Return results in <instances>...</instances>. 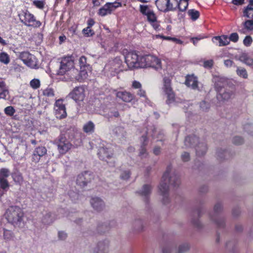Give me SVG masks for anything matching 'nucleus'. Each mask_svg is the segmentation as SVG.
<instances>
[{"mask_svg": "<svg viewBox=\"0 0 253 253\" xmlns=\"http://www.w3.org/2000/svg\"><path fill=\"white\" fill-rule=\"evenodd\" d=\"M189 249V246L187 244L182 245L179 247L178 253H183Z\"/></svg>", "mask_w": 253, "mask_h": 253, "instance_id": "obj_55", "label": "nucleus"}, {"mask_svg": "<svg viewBox=\"0 0 253 253\" xmlns=\"http://www.w3.org/2000/svg\"><path fill=\"white\" fill-rule=\"evenodd\" d=\"M249 2L248 5L244 8L243 11V16L253 19V1L249 0Z\"/></svg>", "mask_w": 253, "mask_h": 253, "instance_id": "obj_20", "label": "nucleus"}, {"mask_svg": "<svg viewBox=\"0 0 253 253\" xmlns=\"http://www.w3.org/2000/svg\"><path fill=\"white\" fill-rule=\"evenodd\" d=\"M139 155L141 157H145L148 155V153H147L146 149L145 148V144H144V142L143 143V145L141 147Z\"/></svg>", "mask_w": 253, "mask_h": 253, "instance_id": "obj_50", "label": "nucleus"}, {"mask_svg": "<svg viewBox=\"0 0 253 253\" xmlns=\"http://www.w3.org/2000/svg\"><path fill=\"white\" fill-rule=\"evenodd\" d=\"M130 175V172L129 170H126L122 172L121 175V178L124 180L128 179Z\"/></svg>", "mask_w": 253, "mask_h": 253, "instance_id": "obj_56", "label": "nucleus"}, {"mask_svg": "<svg viewBox=\"0 0 253 253\" xmlns=\"http://www.w3.org/2000/svg\"><path fill=\"white\" fill-rule=\"evenodd\" d=\"M199 138L196 137L195 135L192 136H187L184 141L185 145L186 147H192L194 145V144L198 142Z\"/></svg>", "mask_w": 253, "mask_h": 253, "instance_id": "obj_26", "label": "nucleus"}, {"mask_svg": "<svg viewBox=\"0 0 253 253\" xmlns=\"http://www.w3.org/2000/svg\"><path fill=\"white\" fill-rule=\"evenodd\" d=\"M169 3V0H156L155 4L159 11L167 12V6Z\"/></svg>", "mask_w": 253, "mask_h": 253, "instance_id": "obj_22", "label": "nucleus"}, {"mask_svg": "<svg viewBox=\"0 0 253 253\" xmlns=\"http://www.w3.org/2000/svg\"><path fill=\"white\" fill-rule=\"evenodd\" d=\"M150 24L155 30H159V27L160 26V25L159 24V22L157 21V20H156V21L154 22L153 23H150Z\"/></svg>", "mask_w": 253, "mask_h": 253, "instance_id": "obj_62", "label": "nucleus"}, {"mask_svg": "<svg viewBox=\"0 0 253 253\" xmlns=\"http://www.w3.org/2000/svg\"><path fill=\"white\" fill-rule=\"evenodd\" d=\"M83 33L86 37H90L94 35V32L89 27H86L83 30Z\"/></svg>", "mask_w": 253, "mask_h": 253, "instance_id": "obj_46", "label": "nucleus"}, {"mask_svg": "<svg viewBox=\"0 0 253 253\" xmlns=\"http://www.w3.org/2000/svg\"><path fill=\"white\" fill-rule=\"evenodd\" d=\"M222 209V206L220 204L217 203L214 207V211L216 213L219 212Z\"/></svg>", "mask_w": 253, "mask_h": 253, "instance_id": "obj_64", "label": "nucleus"}, {"mask_svg": "<svg viewBox=\"0 0 253 253\" xmlns=\"http://www.w3.org/2000/svg\"><path fill=\"white\" fill-rule=\"evenodd\" d=\"M90 204L93 208L98 211H101L104 207L103 201L98 197L92 198Z\"/></svg>", "mask_w": 253, "mask_h": 253, "instance_id": "obj_19", "label": "nucleus"}, {"mask_svg": "<svg viewBox=\"0 0 253 253\" xmlns=\"http://www.w3.org/2000/svg\"><path fill=\"white\" fill-rule=\"evenodd\" d=\"M240 59L249 66L253 65V59L249 57L247 54H242L240 57Z\"/></svg>", "mask_w": 253, "mask_h": 253, "instance_id": "obj_31", "label": "nucleus"}, {"mask_svg": "<svg viewBox=\"0 0 253 253\" xmlns=\"http://www.w3.org/2000/svg\"><path fill=\"white\" fill-rule=\"evenodd\" d=\"M112 12V9L108 2H107L98 10L97 14L99 16L104 17L108 14H111Z\"/></svg>", "mask_w": 253, "mask_h": 253, "instance_id": "obj_24", "label": "nucleus"}, {"mask_svg": "<svg viewBox=\"0 0 253 253\" xmlns=\"http://www.w3.org/2000/svg\"><path fill=\"white\" fill-rule=\"evenodd\" d=\"M75 132L73 130L62 131L54 140V144L57 146L58 152L61 155L66 154L72 148L71 141L75 137Z\"/></svg>", "mask_w": 253, "mask_h": 253, "instance_id": "obj_2", "label": "nucleus"}, {"mask_svg": "<svg viewBox=\"0 0 253 253\" xmlns=\"http://www.w3.org/2000/svg\"><path fill=\"white\" fill-rule=\"evenodd\" d=\"M83 130L86 133H92L95 130V125L92 121H88L84 125Z\"/></svg>", "mask_w": 253, "mask_h": 253, "instance_id": "obj_27", "label": "nucleus"}, {"mask_svg": "<svg viewBox=\"0 0 253 253\" xmlns=\"http://www.w3.org/2000/svg\"><path fill=\"white\" fill-rule=\"evenodd\" d=\"M167 6V12L168 11H174L177 9V5L175 7H174L173 4L170 2V0H169V3Z\"/></svg>", "mask_w": 253, "mask_h": 253, "instance_id": "obj_60", "label": "nucleus"}, {"mask_svg": "<svg viewBox=\"0 0 253 253\" xmlns=\"http://www.w3.org/2000/svg\"><path fill=\"white\" fill-rule=\"evenodd\" d=\"M231 94L228 92H218V95L224 100H226L231 98Z\"/></svg>", "mask_w": 253, "mask_h": 253, "instance_id": "obj_47", "label": "nucleus"}, {"mask_svg": "<svg viewBox=\"0 0 253 253\" xmlns=\"http://www.w3.org/2000/svg\"><path fill=\"white\" fill-rule=\"evenodd\" d=\"M74 67V61L72 55L63 57L61 58L59 69L57 72V75H64Z\"/></svg>", "mask_w": 253, "mask_h": 253, "instance_id": "obj_8", "label": "nucleus"}, {"mask_svg": "<svg viewBox=\"0 0 253 253\" xmlns=\"http://www.w3.org/2000/svg\"><path fill=\"white\" fill-rule=\"evenodd\" d=\"M79 63L82 69L83 67L86 66L87 64V58L84 56H82L79 59Z\"/></svg>", "mask_w": 253, "mask_h": 253, "instance_id": "obj_52", "label": "nucleus"}, {"mask_svg": "<svg viewBox=\"0 0 253 253\" xmlns=\"http://www.w3.org/2000/svg\"><path fill=\"white\" fill-rule=\"evenodd\" d=\"M110 69L112 71L118 73L123 70V61L119 57L115 58L110 62Z\"/></svg>", "mask_w": 253, "mask_h": 253, "instance_id": "obj_15", "label": "nucleus"}, {"mask_svg": "<svg viewBox=\"0 0 253 253\" xmlns=\"http://www.w3.org/2000/svg\"><path fill=\"white\" fill-rule=\"evenodd\" d=\"M148 21L150 23H153L154 22L156 21L157 20V17L156 15L153 11V10L150 11L146 15Z\"/></svg>", "mask_w": 253, "mask_h": 253, "instance_id": "obj_37", "label": "nucleus"}, {"mask_svg": "<svg viewBox=\"0 0 253 253\" xmlns=\"http://www.w3.org/2000/svg\"><path fill=\"white\" fill-rule=\"evenodd\" d=\"M245 0H232V3L235 5H242L245 3Z\"/></svg>", "mask_w": 253, "mask_h": 253, "instance_id": "obj_63", "label": "nucleus"}, {"mask_svg": "<svg viewBox=\"0 0 253 253\" xmlns=\"http://www.w3.org/2000/svg\"><path fill=\"white\" fill-rule=\"evenodd\" d=\"M232 142L233 144L238 145L242 144L244 142V140L241 137L236 136L233 138Z\"/></svg>", "mask_w": 253, "mask_h": 253, "instance_id": "obj_54", "label": "nucleus"}, {"mask_svg": "<svg viewBox=\"0 0 253 253\" xmlns=\"http://www.w3.org/2000/svg\"><path fill=\"white\" fill-rule=\"evenodd\" d=\"M4 113L8 116H12L15 113V110L13 106H9L5 108Z\"/></svg>", "mask_w": 253, "mask_h": 253, "instance_id": "obj_43", "label": "nucleus"}, {"mask_svg": "<svg viewBox=\"0 0 253 253\" xmlns=\"http://www.w3.org/2000/svg\"><path fill=\"white\" fill-rule=\"evenodd\" d=\"M84 91L83 86H77L69 94V96L76 102L83 101L85 97Z\"/></svg>", "mask_w": 253, "mask_h": 253, "instance_id": "obj_11", "label": "nucleus"}, {"mask_svg": "<svg viewBox=\"0 0 253 253\" xmlns=\"http://www.w3.org/2000/svg\"><path fill=\"white\" fill-rule=\"evenodd\" d=\"M8 91L6 88V84L3 79L0 77V99H5Z\"/></svg>", "mask_w": 253, "mask_h": 253, "instance_id": "obj_25", "label": "nucleus"}, {"mask_svg": "<svg viewBox=\"0 0 253 253\" xmlns=\"http://www.w3.org/2000/svg\"><path fill=\"white\" fill-rule=\"evenodd\" d=\"M5 216L8 222L14 226H19L23 222L24 212L20 207L13 206L6 210Z\"/></svg>", "mask_w": 253, "mask_h": 253, "instance_id": "obj_3", "label": "nucleus"}, {"mask_svg": "<svg viewBox=\"0 0 253 253\" xmlns=\"http://www.w3.org/2000/svg\"><path fill=\"white\" fill-rule=\"evenodd\" d=\"M63 109H66L65 105L63 104V100L62 99L57 100L54 104V110L63 111Z\"/></svg>", "mask_w": 253, "mask_h": 253, "instance_id": "obj_33", "label": "nucleus"}, {"mask_svg": "<svg viewBox=\"0 0 253 253\" xmlns=\"http://www.w3.org/2000/svg\"><path fill=\"white\" fill-rule=\"evenodd\" d=\"M172 77H165L163 79L162 90L167 95L166 102L169 104L175 101V94L171 86Z\"/></svg>", "mask_w": 253, "mask_h": 253, "instance_id": "obj_6", "label": "nucleus"}, {"mask_svg": "<svg viewBox=\"0 0 253 253\" xmlns=\"http://www.w3.org/2000/svg\"><path fill=\"white\" fill-rule=\"evenodd\" d=\"M172 167L169 165L167 167L166 171L163 175L161 182L159 187L161 195L163 196V203L166 204L169 202V185L170 184L173 187H178L180 183L179 177L174 175L169 176Z\"/></svg>", "mask_w": 253, "mask_h": 253, "instance_id": "obj_1", "label": "nucleus"}, {"mask_svg": "<svg viewBox=\"0 0 253 253\" xmlns=\"http://www.w3.org/2000/svg\"><path fill=\"white\" fill-rule=\"evenodd\" d=\"M139 11L144 15H147L150 11H152L149 9L148 5H140Z\"/></svg>", "mask_w": 253, "mask_h": 253, "instance_id": "obj_41", "label": "nucleus"}, {"mask_svg": "<svg viewBox=\"0 0 253 253\" xmlns=\"http://www.w3.org/2000/svg\"><path fill=\"white\" fill-rule=\"evenodd\" d=\"M45 4L44 0H35L33 1V5L40 9L44 8Z\"/></svg>", "mask_w": 253, "mask_h": 253, "instance_id": "obj_42", "label": "nucleus"}, {"mask_svg": "<svg viewBox=\"0 0 253 253\" xmlns=\"http://www.w3.org/2000/svg\"><path fill=\"white\" fill-rule=\"evenodd\" d=\"M188 16L193 21H196L200 17V12L199 11L195 9H191L188 10L187 12Z\"/></svg>", "mask_w": 253, "mask_h": 253, "instance_id": "obj_30", "label": "nucleus"}, {"mask_svg": "<svg viewBox=\"0 0 253 253\" xmlns=\"http://www.w3.org/2000/svg\"><path fill=\"white\" fill-rule=\"evenodd\" d=\"M20 58L28 66L32 68H38V61L34 55L27 51L22 52L19 55Z\"/></svg>", "mask_w": 253, "mask_h": 253, "instance_id": "obj_9", "label": "nucleus"}, {"mask_svg": "<svg viewBox=\"0 0 253 253\" xmlns=\"http://www.w3.org/2000/svg\"><path fill=\"white\" fill-rule=\"evenodd\" d=\"M69 196L71 199L72 201H75L76 199H78L79 195L78 193L74 192H70L69 193Z\"/></svg>", "mask_w": 253, "mask_h": 253, "instance_id": "obj_61", "label": "nucleus"}, {"mask_svg": "<svg viewBox=\"0 0 253 253\" xmlns=\"http://www.w3.org/2000/svg\"><path fill=\"white\" fill-rule=\"evenodd\" d=\"M177 3V9L179 12H185L189 5V2L184 0H174Z\"/></svg>", "mask_w": 253, "mask_h": 253, "instance_id": "obj_28", "label": "nucleus"}, {"mask_svg": "<svg viewBox=\"0 0 253 253\" xmlns=\"http://www.w3.org/2000/svg\"><path fill=\"white\" fill-rule=\"evenodd\" d=\"M30 85L32 88L37 89L40 87V81L39 79H34L30 81Z\"/></svg>", "mask_w": 253, "mask_h": 253, "instance_id": "obj_38", "label": "nucleus"}, {"mask_svg": "<svg viewBox=\"0 0 253 253\" xmlns=\"http://www.w3.org/2000/svg\"><path fill=\"white\" fill-rule=\"evenodd\" d=\"M97 154L101 160L108 163V160L111 159L114 156V150L111 148L102 147L98 149Z\"/></svg>", "mask_w": 253, "mask_h": 253, "instance_id": "obj_13", "label": "nucleus"}, {"mask_svg": "<svg viewBox=\"0 0 253 253\" xmlns=\"http://www.w3.org/2000/svg\"><path fill=\"white\" fill-rule=\"evenodd\" d=\"M55 115L56 117L59 119H64L67 116L66 109H63V111L55 110Z\"/></svg>", "mask_w": 253, "mask_h": 253, "instance_id": "obj_40", "label": "nucleus"}, {"mask_svg": "<svg viewBox=\"0 0 253 253\" xmlns=\"http://www.w3.org/2000/svg\"><path fill=\"white\" fill-rule=\"evenodd\" d=\"M207 144L204 143H199L195 146L197 156L200 157L204 155L207 151Z\"/></svg>", "mask_w": 253, "mask_h": 253, "instance_id": "obj_23", "label": "nucleus"}, {"mask_svg": "<svg viewBox=\"0 0 253 253\" xmlns=\"http://www.w3.org/2000/svg\"><path fill=\"white\" fill-rule=\"evenodd\" d=\"M152 187L148 184L144 185L141 191L138 192L140 195L145 197V201L146 203L149 202V197L151 194Z\"/></svg>", "mask_w": 253, "mask_h": 253, "instance_id": "obj_21", "label": "nucleus"}, {"mask_svg": "<svg viewBox=\"0 0 253 253\" xmlns=\"http://www.w3.org/2000/svg\"><path fill=\"white\" fill-rule=\"evenodd\" d=\"M112 11H114L116 9L122 7V4L121 2L115 1L114 2H108Z\"/></svg>", "mask_w": 253, "mask_h": 253, "instance_id": "obj_45", "label": "nucleus"}, {"mask_svg": "<svg viewBox=\"0 0 253 253\" xmlns=\"http://www.w3.org/2000/svg\"><path fill=\"white\" fill-rule=\"evenodd\" d=\"M4 239L7 240H10L12 237V233L11 231L4 229L3 230Z\"/></svg>", "mask_w": 253, "mask_h": 253, "instance_id": "obj_48", "label": "nucleus"}, {"mask_svg": "<svg viewBox=\"0 0 253 253\" xmlns=\"http://www.w3.org/2000/svg\"><path fill=\"white\" fill-rule=\"evenodd\" d=\"M225 84L224 81L222 79H217L215 81L214 85L215 88L217 92H220L221 91L222 88L224 87Z\"/></svg>", "mask_w": 253, "mask_h": 253, "instance_id": "obj_32", "label": "nucleus"}, {"mask_svg": "<svg viewBox=\"0 0 253 253\" xmlns=\"http://www.w3.org/2000/svg\"><path fill=\"white\" fill-rule=\"evenodd\" d=\"M243 25L245 29L249 30H253V19L246 20L243 23Z\"/></svg>", "mask_w": 253, "mask_h": 253, "instance_id": "obj_44", "label": "nucleus"}, {"mask_svg": "<svg viewBox=\"0 0 253 253\" xmlns=\"http://www.w3.org/2000/svg\"><path fill=\"white\" fill-rule=\"evenodd\" d=\"M253 40L250 36H247L243 40V43L246 46H249L251 45Z\"/></svg>", "mask_w": 253, "mask_h": 253, "instance_id": "obj_51", "label": "nucleus"}, {"mask_svg": "<svg viewBox=\"0 0 253 253\" xmlns=\"http://www.w3.org/2000/svg\"><path fill=\"white\" fill-rule=\"evenodd\" d=\"M44 96L48 97H51L54 96V91L52 88L47 87L42 91Z\"/></svg>", "mask_w": 253, "mask_h": 253, "instance_id": "obj_39", "label": "nucleus"}, {"mask_svg": "<svg viewBox=\"0 0 253 253\" xmlns=\"http://www.w3.org/2000/svg\"><path fill=\"white\" fill-rule=\"evenodd\" d=\"M237 75L244 79L248 78V73L245 69L244 68H238L237 69Z\"/></svg>", "mask_w": 253, "mask_h": 253, "instance_id": "obj_35", "label": "nucleus"}, {"mask_svg": "<svg viewBox=\"0 0 253 253\" xmlns=\"http://www.w3.org/2000/svg\"><path fill=\"white\" fill-rule=\"evenodd\" d=\"M137 95L140 97L147 98L146 92L145 90L141 88L139 89L137 92Z\"/></svg>", "mask_w": 253, "mask_h": 253, "instance_id": "obj_57", "label": "nucleus"}, {"mask_svg": "<svg viewBox=\"0 0 253 253\" xmlns=\"http://www.w3.org/2000/svg\"><path fill=\"white\" fill-rule=\"evenodd\" d=\"M116 97L125 102H131L134 97L133 94L126 91L117 92Z\"/></svg>", "mask_w": 253, "mask_h": 253, "instance_id": "obj_17", "label": "nucleus"}, {"mask_svg": "<svg viewBox=\"0 0 253 253\" xmlns=\"http://www.w3.org/2000/svg\"><path fill=\"white\" fill-rule=\"evenodd\" d=\"M212 42L219 46H224L229 44L228 37L227 35H222L213 37L212 39Z\"/></svg>", "mask_w": 253, "mask_h": 253, "instance_id": "obj_16", "label": "nucleus"}, {"mask_svg": "<svg viewBox=\"0 0 253 253\" xmlns=\"http://www.w3.org/2000/svg\"><path fill=\"white\" fill-rule=\"evenodd\" d=\"M0 61L4 64H7L10 62L9 56L5 52H1L0 54Z\"/></svg>", "mask_w": 253, "mask_h": 253, "instance_id": "obj_34", "label": "nucleus"}, {"mask_svg": "<svg viewBox=\"0 0 253 253\" xmlns=\"http://www.w3.org/2000/svg\"><path fill=\"white\" fill-rule=\"evenodd\" d=\"M18 16L20 21L27 27L38 28L42 26V23L27 9L20 11Z\"/></svg>", "mask_w": 253, "mask_h": 253, "instance_id": "obj_4", "label": "nucleus"}, {"mask_svg": "<svg viewBox=\"0 0 253 253\" xmlns=\"http://www.w3.org/2000/svg\"><path fill=\"white\" fill-rule=\"evenodd\" d=\"M47 149L44 146H38L36 147L32 155V160L36 163H38L41 157L46 154Z\"/></svg>", "mask_w": 253, "mask_h": 253, "instance_id": "obj_14", "label": "nucleus"}, {"mask_svg": "<svg viewBox=\"0 0 253 253\" xmlns=\"http://www.w3.org/2000/svg\"><path fill=\"white\" fill-rule=\"evenodd\" d=\"M213 60L212 59L206 60L203 63V66L205 68L211 69L213 67Z\"/></svg>", "mask_w": 253, "mask_h": 253, "instance_id": "obj_53", "label": "nucleus"}, {"mask_svg": "<svg viewBox=\"0 0 253 253\" xmlns=\"http://www.w3.org/2000/svg\"><path fill=\"white\" fill-rule=\"evenodd\" d=\"M185 84L187 86H191L193 89H196L198 87V79L193 75L186 76Z\"/></svg>", "mask_w": 253, "mask_h": 253, "instance_id": "obj_18", "label": "nucleus"}, {"mask_svg": "<svg viewBox=\"0 0 253 253\" xmlns=\"http://www.w3.org/2000/svg\"><path fill=\"white\" fill-rule=\"evenodd\" d=\"M125 61L129 69L141 68V56L136 51H129L125 56Z\"/></svg>", "mask_w": 253, "mask_h": 253, "instance_id": "obj_7", "label": "nucleus"}, {"mask_svg": "<svg viewBox=\"0 0 253 253\" xmlns=\"http://www.w3.org/2000/svg\"><path fill=\"white\" fill-rule=\"evenodd\" d=\"M151 67L156 70L162 68V62L158 57L151 55L141 56V68Z\"/></svg>", "mask_w": 253, "mask_h": 253, "instance_id": "obj_5", "label": "nucleus"}, {"mask_svg": "<svg viewBox=\"0 0 253 253\" xmlns=\"http://www.w3.org/2000/svg\"><path fill=\"white\" fill-rule=\"evenodd\" d=\"M10 175V171L8 169L1 168L0 169V190L7 191L10 184L7 178Z\"/></svg>", "mask_w": 253, "mask_h": 253, "instance_id": "obj_10", "label": "nucleus"}, {"mask_svg": "<svg viewBox=\"0 0 253 253\" xmlns=\"http://www.w3.org/2000/svg\"><path fill=\"white\" fill-rule=\"evenodd\" d=\"M87 71L85 70H81L78 75L73 77L72 79L79 82H83L87 78Z\"/></svg>", "mask_w": 253, "mask_h": 253, "instance_id": "obj_29", "label": "nucleus"}, {"mask_svg": "<svg viewBox=\"0 0 253 253\" xmlns=\"http://www.w3.org/2000/svg\"><path fill=\"white\" fill-rule=\"evenodd\" d=\"M93 178V175L90 172L85 171L79 174L76 180V183L81 187H84L90 182Z\"/></svg>", "mask_w": 253, "mask_h": 253, "instance_id": "obj_12", "label": "nucleus"}, {"mask_svg": "<svg viewBox=\"0 0 253 253\" xmlns=\"http://www.w3.org/2000/svg\"><path fill=\"white\" fill-rule=\"evenodd\" d=\"M228 40L234 42H236L239 40V36L237 33H231L229 37H228Z\"/></svg>", "mask_w": 253, "mask_h": 253, "instance_id": "obj_49", "label": "nucleus"}, {"mask_svg": "<svg viewBox=\"0 0 253 253\" xmlns=\"http://www.w3.org/2000/svg\"><path fill=\"white\" fill-rule=\"evenodd\" d=\"M181 159L183 162H188L190 160V155L187 152H184L181 155Z\"/></svg>", "mask_w": 253, "mask_h": 253, "instance_id": "obj_59", "label": "nucleus"}, {"mask_svg": "<svg viewBox=\"0 0 253 253\" xmlns=\"http://www.w3.org/2000/svg\"><path fill=\"white\" fill-rule=\"evenodd\" d=\"M132 87L134 89H140L142 87L141 83L137 81H133L132 83Z\"/></svg>", "mask_w": 253, "mask_h": 253, "instance_id": "obj_58", "label": "nucleus"}, {"mask_svg": "<svg viewBox=\"0 0 253 253\" xmlns=\"http://www.w3.org/2000/svg\"><path fill=\"white\" fill-rule=\"evenodd\" d=\"M13 180L16 183H20L23 181V177L21 173L18 172L12 174Z\"/></svg>", "mask_w": 253, "mask_h": 253, "instance_id": "obj_36", "label": "nucleus"}]
</instances>
